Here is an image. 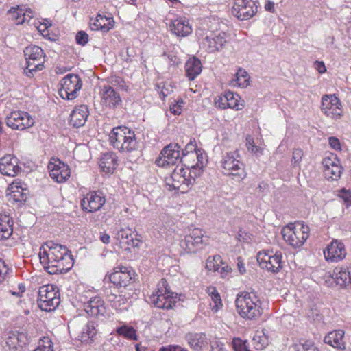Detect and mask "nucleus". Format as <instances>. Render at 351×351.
Wrapping results in <instances>:
<instances>
[{
	"instance_id": "1",
	"label": "nucleus",
	"mask_w": 351,
	"mask_h": 351,
	"mask_svg": "<svg viewBox=\"0 0 351 351\" xmlns=\"http://www.w3.org/2000/svg\"><path fill=\"white\" fill-rule=\"evenodd\" d=\"M39 257L45 269L51 274L65 273L73 265V258L67 250L52 242L40 247Z\"/></svg>"
},
{
	"instance_id": "2",
	"label": "nucleus",
	"mask_w": 351,
	"mask_h": 351,
	"mask_svg": "<svg viewBox=\"0 0 351 351\" xmlns=\"http://www.w3.org/2000/svg\"><path fill=\"white\" fill-rule=\"evenodd\" d=\"M235 305L239 316L247 320H256L263 313L262 302L253 293L243 292L239 294Z\"/></svg>"
},
{
	"instance_id": "3",
	"label": "nucleus",
	"mask_w": 351,
	"mask_h": 351,
	"mask_svg": "<svg viewBox=\"0 0 351 351\" xmlns=\"http://www.w3.org/2000/svg\"><path fill=\"white\" fill-rule=\"evenodd\" d=\"M109 141L114 149L122 152H131L138 147L134 132L124 126L114 128L109 134Z\"/></svg>"
},
{
	"instance_id": "4",
	"label": "nucleus",
	"mask_w": 351,
	"mask_h": 351,
	"mask_svg": "<svg viewBox=\"0 0 351 351\" xmlns=\"http://www.w3.org/2000/svg\"><path fill=\"white\" fill-rule=\"evenodd\" d=\"M309 227L302 221L290 223L281 230L284 241L290 246L297 248L302 246L309 237Z\"/></svg>"
},
{
	"instance_id": "5",
	"label": "nucleus",
	"mask_w": 351,
	"mask_h": 351,
	"mask_svg": "<svg viewBox=\"0 0 351 351\" xmlns=\"http://www.w3.org/2000/svg\"><path fill=\"white\" fill-rule=\"evenodd\" d=\"M324 285L329 288H351V267L339 266L323 278Z\"/></svg>"
},
{
	"instance_id": "6",
	"label": "nucleus",
	"mask_w": 351,
	"mask_h": 351,
	"mask_svg": "<svg viewBox=\"0 0 351 351\" xmlns=\"http://www.w3.org/2000/svg\"><path fill=\"white\" fill-rule=\"evenodd\" d=\"M165 182L168 189L180 191L185 193L191 186V181L186 177V171L182 166H177L171 174L165 178Z\"/></svg>"
},
{
	"instance_id": "7",
	"label": "nucleus",
	"mask_w": 351,
	"mask_h": 351,
	"mask_svg": "<svg viewBox=\"0 0 351 351\" xmlns=\"http://www.w3.org/2000/svg\"><path fill=\"white\" fill-rule=\"evenodd\" d=\"M151 302L158 308L169 309L173 308L176 302V296L168 288L167 282L162 279L158 289L150 297Z\"/></svg>"
},
{
	"instance_id": "8",
	"label": "nucleus",
	"mask_w": 351,
	"mask_h": 351,
	"mask_svg": "<svg viewBox=\"0 0 351 351\" xmlns=\"http://www.w3.org/2000/svg\"><path fill=\"white\" fill-rule=\"evenodd\" d=\"M60 302L58 291L53 285H47L40 288L38 304L41 310L53 311Z\"/></svg>"
},
{
	"instance_id": "9",
	"label": "nucleus",
	"mask_w": 351,
	"mask_h": 351,
	"mask_svg": "<svg viewBox=\"0 0 351 351\" xmlns=\"http://www.w3.org/2000/svg\"><path fill=\"white\" fill-rule=\"evenodd\" d=\"M257 261L263 269L277 273L282 268V255L272 250H263L258 252Z\"/></svg>"
},
{
	"instance_id": "10",
	"label": "nucleus",
	"mask_w": 351,
	"mask_h": 351,
	"mask_svg": "<svg viewBox=\"0 0 351 351\" xmlns=\"http://www.w3.org/2000/svg\"><path fill=\"white\" fill-rule=\"evenodd\" d=\"M238 158L239 153L236 151L228 153L223 158L222 167L225 174L242 179L245 176V171Z\"/></svg>"
},
{
	"instance_id": "11",
	"label": "nucleus",
	"mask_w": 351,
	"mask_h": 351,
	"mask_svg": "<svg viewBox=\"0 0 351 351\" xmlns=\"http://www.w3.org/2000/svg\"><path fill=\"white\" fill-rule=\"evenodd\" d=\"M321 111L328 118L338 120L343 115V106L335 95H325L322 98Z\"/></svg>"
},
{
	"instance_id": "12",
	"label": "nucleus",
	"mask_w": 351,
	"mask_h": 351,
	"mask_svg": "<svg viewBox=\"0 0 351 351\" xmlns=\"http://www.w3.org/2000/svg\"><path fill=\"white\" fill-rule=\"evenodd\" d=\"M82 86V83L78 75L68 74L61 81L60 95L64 99H74L77 97Z\"/></svg>"
},
{
	"instance_id": "13",
	"label": "nucleus",
	"mask_w": 351,
	"mask_h": 351,
	"mask_svg": "<svg viewBox=\"0 0 351 351\" xmlns=\"http://www.w3.org/2000/svg\"><path fill=\"white\" fill-rule=\"evenodd\" d=\"M323 255L328 263H339L347 256L346 245L341 240L333 239L323 250Z\"/></svg>"
},
{
	"instance_id": "14",
	"label": "nucleus",
	"mask_w": 351,
	"mask_h": 351,
	"mask_svg": "<svg viewBox=\"0 0 351 351\" xmlns=\"http://www.w3.org/2000/svg\"><path fill=\"white\" fill-rule=\"evenodd\" d=\"M26 60V69L29 73L42 70L45 62V56L43 49L36 45L27 47L24 50Z\"/></svg>"
},
{
	"instance_id": "15",
	"label": "nucleus",
	"mask_w": 351,
	"mask_h": 351,
	"mask_svg": "<svg viewBox=\"0 0 351 351\" xmlns=\"http://www.w3.org/2000/svg\"><path fill=\"white\" fill-rule=\"evenodd\" d=\"M180 160L182 161L181 147L178 144H170L162 150L156 163L159 167L166 168L175 165Z\"/></svg>"
},
{
	"instance_id": "16",
	"label": "nucleus",
	"mask_w": 351,
	"mask_h": 351,
	"mask_svg": "<svg viewBox=\"0 0 351 351\" xmlns=\"http://www.w3.org/2000/svg\"><path fill=\"white\" fill-rule=\"evenodd\" d=\"M34 119L24 111H14L7 117L6 123L13 130H23L34 125Z\"/></svg>"
},
{
	"instance_id": "17",
	"label": "nucleus",
	"mask_w": 351,
	"mask_h": 351,
	"mask_svg": "<svg viewBox=\"0 0 351 351\" xmlns=\"http://www.w3.org/2000/svg\"><path fill=\"white\" fill-rule=\"evenodd\" d=\"M256 12L257 6L252 0H235L232 8V14L239 20H248Z\"/></svg>"
},
{
	"instance_id": "18",
	"label": "nucleus",
	"mask_w": 351,
	"mask_h": 351,
	"mask_svg": "<svg viewBox=\"0 0 351 351\" xmlns=\"http://www.w3.org/2000/svg\"><path fill=\"white\" fill-rule=\"evenodd\" d=\"M324 174L327 180H337L342 171L338 157L333 154H330L324 158L322 162Z\"/></svg>"
},
{
	"instance_id": "19",
	"label": "nucleus",
	"mask_w": 351,
	"mask_h": 351,
	"mask_svg": "<svg viewBox=\"0 0 351 351\" xmlns=\"http://www.w3.org/2000/svg\"><path fill=\"white\" fill-rule=\"evenodd\" d=\"M50 177L58 183L66 181L71 176L69 167L59 160H53L48 165Z\"/></svg>"
},
{
	"instance_id": "20",
	"label": "nucleus",
	"mask_w": 351,
	"mask_h": 351,
	"mask_svg": "<svg viewBox=\"0 0 351 351\" xmlns=\"http://www.w3.org/2000/svg\"><path fill=\"white\" fill-rule=\"evenodd\" d=\"M132 278V271L124 266L115 267L109 275L110 281L117 287H126Z\"/></svg>"
},
{
	"instance_id": "21",
	"label": "nucleus",
	"mask_w": 351,
	"mask_h": 351,
	"mask_svg": "<svg viewBox=\"0 0 351 351\" xmlns=\"http://www.w3.org/2000/svg\"><path fill=\"white\" fill-rule=\"evenodd\" d=\"M21 171L18 159L11 154L0 158V173L6 176L14 177Z\"/></svg>"
},
{
	"instance_id": "22",
	"label": "nucleus",
	"mask_w": 351,
	"mask_h": 351,
	"mask_svg": "<svg viewBox=\"0 0 351 351\" xmlns=\"http://www.w3.org/2000/svg\"><path fill=\"white\" fill-rule=\"evenodd\" d=\"M226 43V38L225 33H219L217 35L210 34L206 35L202 41L203 49L208 52H215L223 48Z\"/></svg>"
},
{
	"instance_id": "23",
	"label": "nucleus",
	"mask_w": 351,
	"mask_h": 351,
	"mask_svg": "<svg viewBox=\"0 0 351 351\" xmlns=\"http://www.w3.org/2000/svg\"><path fill=\"white\" fill-rule=\"evenodd\" d=\"M101 104L110 108H114L121 103V98L119 93L110 86H104L99 93Z\"/></svg>"
},
{
	"instance_id": "24",
	"label": "nucleus",
	"mask_w": 351,
	"mask_h": 351,
	"mask_svg": "<svg viewBox=\"0 0 351 351\" xmlns=\"http://www.w3.org/2000/svg\"><path fill=\"white\" fill-rule=\"evenodd\" d=\"M106 199L100 193L90 192L83 199L82 206L88 212H95L99 210L105 204Z\"/></svg>"
},
{
	"instance_id": "25",
	"label": "nucleus",
	"mask_w": 351,
	"mask_h": 351,
	"mask_svg": "<svg viewBox=\"0 0 351 351\" xmlns=\"http://www.w3.org/2000/svg\"><path fill=\"white\" fill-rule=\"evenodd\" d=\"M28 191L22 183L14 181L10 184L7 189V196L14 202L25 201L27 198Z\"/></svg>"
},
{
	"instance_id": "26",
	"label": "nucleus",
	"mask_w": 351,
	"mask_h": 351,
	"mask_svg": "<svg viewBox=\"0 0 351 351\" xmlns=\"http://www.w3.org/2000/svg\"><path fill=\"white\" fill-rule=\"evenodd\" d=\"M203 234L199 229L193 230L184 239L185 248L189 252H195L203 244Z\"/></svg>"
},
{
	"instance_id": "27",
	"label": "nucleus",
	"mask_w": 351,
	"mask_h": 351,
	"mask_svg": "<svg viewBox=\"0 0 351 351\" xmlns=\"http://www.w3.org/2000/svg\"><path fill=\"white\" fill-rule=\"evenodd\" d=\"M170 31L177 36L184 37L192 32L191 26L185 19H176L169 25Z\"/></svg>"
},
{
	"instance_id": "28",
	"label": "nucleus",
	"mask_w": 351,
	"mask_h": 351,
	"mask_svg": "<svg viewBox=\"0 0 351 351\" xmlns=\"http://www.w3.org/2000/svg\"><path fill=\"white\" fill-rule=\"evenodd\" d=\"M88 116V109L86 106H76L70 116V123L73 127H81L84 125Z\"/></svg>"
},
{
	"instance_id": "29",
	"label": "nucleus",
	"mask_w": 351,
	"mask_h": 351,
	"mask_svg": "<svg viewBox=\"0 0 351 351\" xmlns=\"http://www.w3.org/2000/svg\"><path fill=\"white\" fill-rule=\"evenodd\" d=\"M345 332L342 330H336L330 332L324 337V342L333 348L344 350L346 341L344 340Z\"/></svg>"
},
{
	"instance_id": "30",
	"label": "nucleus",
	"mask_w": 351,
	"mask_h": 351,
	"mask_svg": "<svg viewBox=\"0 0 351 351\" xmlns=\"http://www.w3.org/2000/svg\"><path fill=\"white\" fill-rule=\"evenodd\" d=\"M117 158L113 153H106L102 156L99 161V167L106 174H112L117 169Z\"/></svg>"
},
{
	"instance_id": "31",
	"label": "nucleus",
	"mask_w": 351,
	"mask_h": 351,
	"mask_svg": "<svg viewBox=\"0 0 351 351\" xmlns=\"http://www.w3.org/2000/svg\"><path fill=\"white\" fill-rule=\"evenodd\" d=\"M108 302L117 311H127L130 307L129 298L125 294H110L108 295Z\"/></svg>"
},
{
	"instance_id": "32",
	"label": "nucleus",
	"mask_w": 351,
	"mask_h": 351,
	"mask_svg": "<svg viewBox=\"0 0 351 351\" xmlns=\"http://www.w3.org/2000/svg\"><path fill=\"white\" fill-rule=\"evenodd\" d=\"M84 309L91 316L103 315L106 312L104 302L99 297L91 299L85 304Z\"/></svg>"
},
{
	"instance_id": "33",
	"label": "nucleus",
	"mask_w": 351,
	"mask_h": 351,
	"mask_svg": "<svg viewBox=\"0 0 351 351\" xmlns=\"http://www.w3.org/2000/svg\"><path fill=\"white\" fill-rule=\"evenodd\" d=\"M182 162L184 165V168L194 167V165H201L200 162H205V157L200 150L188 152L183 154Z\"/></svg>"
},
{
	"instance_id": "34",
	"label": "nucleus",
	"mask_w": 351,
	"mask_h": 351,
	"mask_svg": "<svg viewBox=\"0 0 351 351\" xmlns=\"http://www.w3.org/2000/svg\"><path fill=\"white\" fill-rule=\"evenodd\" d=\"M114 21L112 17L98 14L91 23L93 30H101L104 32H108L113 28Z\"/></svg>"
},
{
	"instance_id": "35",
	"label": "nucleus",
	"mask_w": 351,
	"mask_h": 351,
	"mask_svg": "<svg viewBox=\"0 0 351 351\" xmlns=\"http://www.w3.org/2000/svg\"><path fill=\"white\" fill-rule=\"evenodd\" d=\"M13 233V221L5 214H0V240L8 239Z\"/></svg>"
},
{
	"instance_id": "36",
	"label": "nucleus",
	"mask_w": 351,
	"mask_h": 351,
	"mask_svg": "<svg viewBox=\"0 0 351 351\" xmlns=\"http://www.w3.org/2000/svg\"><path fill=\"white\" fill-rule=\"evenodd\" d=\"M190 347L195 351H202L208 345V339L205 334L191 335L188 338Z\"/></svg>"
},
{
	"instance_id": "37",
	"label": "nucleus",
	"mask_w": 351,
	"mask_h": 351,
	"mask_svg": "<svg viewBox=\"0 0 351 351\" xmlns=\"http://www.w3.org/2000/svg\"><path fill=\"white\" fill-rule=\"evenodd\" d=\"M202 64L199 59L193 57L185 64L186 75L190 80H194L202 71Z\"/></svg>"
},
{
	"instance_id": "38",
	"label": "nucleus",
	"mask_w": 351,
	"mask_h": 351,
	"mask_svg": "<svg viewBox=\"0 0 351 351\" xmlns=\"http://www.w3.org/2000/svg\"><path fill=\"white\" fill-rule=\"evenodd\" d=\"M8 13L17 25L23 24L32 17L31 10H24L19 7L12 8Z\"/></svg>"
},
{
	"instance_id": "39",
	"label": "nucleus",
	"mask_w": 351,
	"mask_h": 351,
	"mask_svg": "<svg viewBox=\"0 0 351 351\" xmlns=\"http://www.w3.org/2000/svg\"><path fill=\"white\" fill-rule=\"evenodd\" d=\"M230 84L233 86L245 88L250 84V77L244 69H239L232 79Z\"/></svg>"
},
{
	"instance_id": "40",
	"label": "nucleus",
	"mask_w": 351,
	"mask_h": 351,
	"mask_svg": "<svg viewBox=\"0 0 351 351\" xmlns=\"http://www.w3.org/2000/svg\"><path fill=\"white\" fill-rule=\"evenodd\" d=\"M207 293L212 300V303H210L211 310L214 313L218 312L223 306L219 293L217 292L215 287H210L207 289Z\"/></svg>"
},
{
	"instance_id": "41",
	"label": "nucleus",
	"mask_w": 351,
	"mask_h": 351,
	"mask_svg": "<svg viewBox=\"0 0 351 351\" xmlns=\"http://www.w3.org/2000/svg\"><path fill=\"white\" fill-rule=\"evenodd\" d=\"M228 108L241 110L244 108L245 102L241 97L232 92H227Z\"/></svg>"
},
{
	"instance_id": "42",
	"label": "nucleus",
	"mask_w": 351,
	"mask_h": 351,
	"mask_svg": "<svg viewBox=\"0 0 351 351\" xmlns=\"http://www.w3.org/2000/svg\"><path fill=\"white\" fill-rule=\"evenodd\" d=\"M201 165H194V167H186L185 168L188 176L186 177L191 181V186L195 182V180L202 176L204 171V167L206 162H200Z\"/></svg>"
},
{
	"instance_id": "43",
	"label": "nucleus",
	"mask_w": 351,
	"mask_h": 351,
	"mask_svg": "<svg viewBox=\"0 0 351 351\" xmlns=\"http://www.w3.org/2000/svg\"><path fill=\"white\" fill-rule=\"evenodd\" d=\"M254 345L257 350H263L269 344V337L265 330L257 332L253 338Z\"/></svg>"
},
{
	"instance_id": "44",
	"label": "nucleus",
	"mask_w": 351,
	"mask_h": 351,
	"mask_svg": "<svg viewBox=\"0 0 351 351\" xmlns=\"http://www.w3.org/2000/svg\"><path fill=\"white\" fill-rule=\"evenodd\" d=\"M24 338L25 336L23 334L11 333L7 339L6 344L10 349L16 350L22 346L21 343Z\"/></svg>"
},
{
	"instance_id": "45",
	"label": "nucleus",
	"mask_w": 351,
	"mask_h": 351,
	"mask_svg": "<svg viewBox=\"0 0 351 351\" xmlns=\"http://www.w3.org/2000/svg\"><path fill=\"white\" fill-rule=\"evenodd\" d=\"M95 335V330L93 326L86 325L77 336L82 343H88Z\"/></svg>"
},
{
	"instance_id": "46",
	"label": "nucleus",
	"mask_w": 351,
	"mask_h": 351,
	"mask_svg": "<svg viewBox=\"0 0 351 351\" xmlns=\"http://www.w3.org/2000/svg\"><path fill=\"white\" fill-rule=\"evenodd\" d=\"M223 265L222 258L219 255H215L209 257L206 263V267L209 271H219L220 267Z\"/></svg>"
},
{
	"instance_id": "47",
	"label": "nucleus",
	"mask_w": 351,
	"mask_h": 351,
	"mask_svg": "<svg viewBox=\"0 0 351 351\" xmlns=\"http://www.w3.org/2000/svg\"><path fill=\"white\" fill-rule=\"evenodd\" d=\"M304 156V152L300 148H294L292 152L291 163L293 167H300Z\"/></svg>"
},
{
	"instance_id": "48",
	"label": "nucleus",
	"mask_w": 351,
	"mask_h": 351,
	"mask_svg": "<svg viewBox=\"0 0 351 351\" xmlns=\"http://www.w3.org/2000/svg\"><path fill=\"white\" fill-rule=\"evenodd\" d=\"M245 146L247 150L254 154L262 153L263 151L262 147L255 145L254 138L250 135H247L245 138Z\"/></svg>"
},
{
	"instance_id": "49",
	"label": "nucleus",
	"mask_w": 351,
	"mask_h": 351,
	"mask_svg": "<svg viewBox=\"0 0 351 351\" xmlns=\"http://www.w3.org/2000/svg\"><path fill=\"white\" fill-rule=\"evenodd\" d=\"M132 235V231L128 228H121L117 230L114 239L121 243L125 239H128Z\"/></svg>"
},
{
	"instance_id": "50",
	"label": "nucleus",
	"mask_w": 351,
	"mask_h": 351,
	"mask_svg": "<svg viewBox=\"0 0 351 351\" xmlns=\"http://www.w3.org/2000/svg\"><path fill=\"white\" fill-rule=\"evenodd\" d=\"M184 104L185 102L182 99L174 100V101L170 105L171 112L175 115H180L183 111Z\"/></svg>"
},
{
	"instance_id": "51",
	"label": "nucleus",
	"mask_w": 351,
	"mask_h": 351,
	"mask_svg": "<svg viewBox=\"0 0 351 351\" xmlns=\"http://www.w3.org/2000/svg\"><path fill=\"white\" fill-rule=\"evenodd\" d=\"M34 25L36 27V29L38 30L40 34L45 37L49 36V27H51V23L47 21L44 20L43 22L41 21H36L34 23Z\"/></svg>"
},
{
	"instance_id": "52",
	"label": "nucleus",
	"mask_w": 351,
	"mask_h": 351,
	"mask_svg": "<svg viewBox=\"0 0 351 351\" xmlns=\"http://www.w3.org/2000/svg\"><path fill=\"white\" fill-rule=\"evenodd\" d=\"M36 350L42 351H53V343L47 337H43L38 343V346Z\"/></svg>"
},
{
	"instance_id": "53",
	"label": "nucleus",
	"mask_w": 351,
	"mask_h": 351,
	"mask_svg": "<svg viewBox=\"0 0 351 351\" xmlns=\"http://www.w3.org/2000/svg\"><path fill=\"white\" fill-rule=\"evenodd\" d=\"M117 332L130 339H136L135 330L132 327L123 326L117 329Z\"/></svg>"
},
{
	"instance_id": "54",
	"label": "nucleus",
	"mask_w": 351,
	"mask_h": 351,
	"mask_svg": "<svg viewBox=\"0 0 351 351\" xmlns=\"http://www.w3.org/2000/svg\"><path fill=\"white\" fill-rule=\"evenodd\" d=\"M214 105L216 108L226 109L228 108L227 93L217 96L214 100Z\"/></svg>"
},
{
	"instance_id": "55",
	"label": "nucleus",
	"mask_w": 351,
	"mask_h": 351,
	"mask_svg": "<svg viewBox=\"0 0 351 351\" xmlns=\"http://www.w3.org/2000/svg\"><path fill=\"white\" fill-rule=\"evenodd\" d=\"M294 351H318L317 348L311 342L306 341L302 344L293 346Z\"/></svg>"
},
{
	"instance_id": "56",
	"label": "nucleus",
	"mask_w": 351,
	"mask_h": 351,
	"mask_svg": "<svg viewBox=\"0 0 351 351\" xmlns=\"http://www.w3.org/2000/svg\"><path fill=\"white\" fill-rule=\"evenodd\" d=\"M338 196L343 199L346 206H351V191L343 189L339 191Z\"/></svg>"
},
{
	"instance_id": "57",
	"label": "nucleus",
	"mask_w": 351,
	"mask_h": 351,
	"mask_svg": "<svg viewBox=\"0 0 351 351\" xmlns=\"http://www.w3.org/2000/svg\"><path fill=\"white\" fill-rule=\"evenodd\" d=\"M233 348L235 351H250L245 343L241 339H234L232 341Z\"/></svg>"
},
{
	"instance_id": "58",
	"label": "nucleus",
	"mask_w": 351,
	"mask_h": 351,
	"mask_svg": "<svg viewBox=\"0 0 351 351\" xmlns=\"http://www.w3.org/2000/svg\"><path fill=\"white\" fill-rule=\"evenodd\" d=\"M328 143L330 147L335 151L341 150V144L339 138L331 136L328 138Z\"/></svg>"
},
{
	"instance_id": "59",
	"label": "nucleus",
	"mask_w": 351,
	"mask_h": 351,
	"mask_svg": "<svg viewBox=\"0 0 351 351\" xmlns=\"http://www.w3.org/2000/svg\"><path fill=\"white\" fill-rule=\"evenodd\" d=\"M75 39L79 45H84L88 41V35L86 32L80 31L77 34Z\"/></svg>"
},
{
	"instance_id": "60",
	"label": "nucleus",
	"mask_w": 351,
	"mask_h": 351,
	"mask_svg": "<svg viewBox=\"0 0 351 351\" xmlns=\"http://www.w3.org/2000/svg\"><path fill=\"white\" fill-rule=\"evenodd\" d=\"M210 351H225L223 344L218 341H213L210 343Z\"/></svg>"
},
{
	"instance_id": "61",
	"label": "nucleus",
	"mask_w": 351,
	"mask_h": 351,
	"mask_svg": "<svg viewBox=\"0 0 351 351\" xmlns=\"http://www.w3.org/2000/svg\"><path fill=\"white\" fill-rule=\"evenodd\" d=\"M221 276L222 278H225L230 273L232 272V268L228 265L221 266L219 271H217Z\"/></svg>"
},
{
	"instance_id": "62",
	"label": "nucleus",
	"mask_w": 351,
	"mask_h": 351,
	"mask_svg": "<svg viewBox=\"0 0 351 351\" xmlns=\"http://www.w3.org/2000/svg\"><path fill=\"white\" fill-rule=\"evenodd\" d=\"M315 66L316 70L321 74L326 71V66L323 62L316 61L315 62Z\"/></svg>"
},
{
	"instance_id": "63",
	"label": "nucleus",
	"mask_w": 351,
	"mask_h": 351,
	"mask_svg": "<svg viewBox=\"0 0 351 351\" xmlns=\"http://www.w3.org/2000/svg\"><path fill=\"white\" fill-rule=\"evenodd\" d=\"M237 268H238V270H239L240 274L243 275V274H245L246 269L245 267V264L241 258H237Z\"/></svg>"
},
{
	"instance_id": "64",
	"label": "nucleus",
	"mask_w": 351,
	"mask_h": 351,
	"mask_svg": "<svg viewBox=\"0 0 351 351\" xmlns=\"http://www.w3.org/2000/svg\"><path fill=\"white\" fill-rule=\"evenodd\" d=\"M100 241L104 244H108L110 242V236L106 232H101L99 235Z\"/></svg>"
}]
</instances>
